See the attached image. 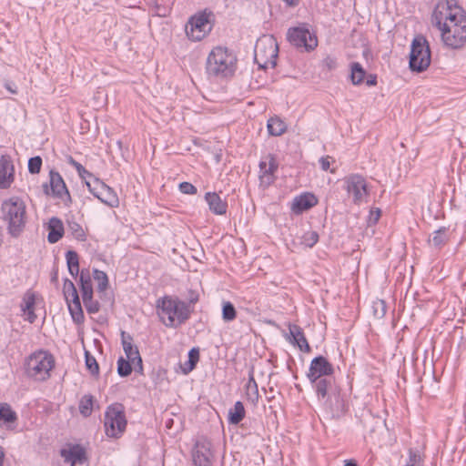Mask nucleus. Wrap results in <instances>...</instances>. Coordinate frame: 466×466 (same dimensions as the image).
<instances>
[{
	"label": "nucleus",
	"mask_w": 466,
	"mask_h": 466,
	"mask_svg": "<svg viewBox=\"0 0 466 466\" xmlns=\"http://www.w3.org/2000/svg\"><path fill=\"white\" fill-rule=\"evenodd\" d=\"M366 76V71L359 62L350 65V80L353 85H360Z\"/></svg>",
	"instance_id": "nucleus-32"
},
{
	"label": "nucleus",
	"mask_w": 466,
	"mask_h": 466,
	"mask_svg": "<svg viewBox=\"0 0 466 466\" xmlns=\"http://www.w3.org/2000/svg\"><path fill=\"white\" fill-rule=\"evenodd\" d=\"M134 366L129 360L120 357L117 360V373L120 377H127L131 374Z\"/></svg>",
	"instance_id": "nucleus-37"
},
{
	"label": "nucleus",
	"mask_w": 466,
	"mask_h": 466,
	"mask_svg": "<svg viewBox=\"0 0 466 466\" xmlns=\"http://www.w3.org/2000/svg\"><path fill=\"white\" fill-rule=\"evenodd\" d=\"M346 190L352 196L353 202L360 204L368 197L367 183L363 177L351 175L345 179Z\"/></svg>",
	"instance_id": "nucleus-14"
},
{
	"label": "nucleus",
	"mask_w": 466,
	"mask_h": 466,
	"mask_svg": "<svg viewBox=\"0 0 466 466\" xmlns=\"http://www.w3.org/2000/svg\"><path fill=\"white\" fill-rule=\"evenodd\" d=\"M246 394H247L248 400L250 402H252L253 404H256L258 402L259 394H258V384L253 376V371L249 372L248 381L246 385Z\"/></svg>",
	"instance_id": "nucleus-28"
},
{
	"label": "nucleus",
	"mask_w": 466,
	"mask_h": 466,
	"mask_svg": "<svg viewBox=\"0 0 466 466\" xmlns=\"http://www.w3.org/2000/svg\"><path fill=\"white\" fill-rule=\"evenodd\" d=\"M333 373L332 364L323 356H318L311 360L307 377L314 381L320 378L333 377Z\"/></svg>",
	"instance_id": "nucleus-16"
},
{
	"label": "nucleus",
	"mask_w": 466,
	"mask_h": 466,
	"mask_svg": "<svg viewBox=\"0 0 466 466\" xmlns=\"http://www.w3.org/2000/svg\"><path fill=\"white\" fill-rule=\"evenodd\" d=\"M43 188H44V192L48 195L49 194V189H48V186L47 184H44L43 185Z\"/></svg>",
	"instance_id": "nucleus-57"
},
{
	"label": "nucleus",
	"mask_w": 466,
	"mask_h": 466,
	"mask_svg": "<svg viewBox=\"0 0 466 466\" xmlns=\"http://www.w3.org/2000/svg\"><path fill=\"white\" fill-rule=\"evenodd\" d=\"M448 240V229L443 227L433 232V236L429 238V243L435 248H441Z\"/></svg>",
	"instance_id": "nucleus-27"
},
{
	"label": "nucleus",
	"mask_w": 466,
	"mask_h": 466,
	"mask_svg": "<svg viewBox=\"0 0 466 466\" xmlns=\"http://www.w3.org/2000/svg\"><path fill=\"white\" fill-rule=\"evenodd\" d=\"M60 456L70 466H76L77 463L82 464L86 461V451L79 444L71 445L67 449H61Z\"/></svg>",
	"instance_id": "nucleus-20"
},
{
	"label": "nucleus",
	"mask_w": 466,
	"mask_h": 466,
	"mask_svg": "<svg viewBox=\"0 0 466 466\" xmlns=\"http://www.w3.org/2000/svg\"><path fill=\"white\" fill-rule=\"evenodd\" d=\"M377 84V76L376 75H369L366 80V85L369 86H375Z\"/></svg>",
	"instance_id": "nucleus-51"
},
{
	"label": "nucleus",
	"mask_w": 466,
	"mask_h": 466,
	"mask_svg": "<svg viewBox=\"0 0 466 466\" xmlns=\"http://www.w3.org/2000/svg\"><path fill=\"white\" fill-rule=\"evenodd\" d=\"M287 129L286 124L279 117H271L268 121V130L272 136H281Z\"/></svg>",
	"instance_id": "nucleus-31"
},
{
	"label": "nucleus",
	"mask_w": 466,
	"mask_h": 466,
	"mask_svg": "<svg viewBox=\"0 0 466 466\" xmlns=\"http://www.w3.org/2000/svg\"><path fill=\"white\" fill-rule=\"evenodd\" d=\"M319 238L317 231L309 230L303 234L301 243L308 248H312L319 241Z\"/></svg>",
	"instance_id": "nucleus-42"
},
{
	"label": "nucleus",
	"mask_w": 466,
	"mask_h": 466,
	"mask_svg": "<svg viewBox=\"0 0 466 466\" xmlns=\"http://www.w3.org/2000/svg\"><path fill=\"white\" fill-rule=\"evenodd\" d=\"M93 277L97 281V291L104 292L108 286L107 275L102 270L94 269Z\"/></svg>",
	"instance_id": "nucleus-38"
},
{
	"label": "nucleus",
	"mask_w": 466,
	"mask_h": 466,
	"mask_svg": "<svg viewBox=\"0 0 466 466\" xmlns=\"http://www.w3.org/2000/svg\"><path fill=\"white\" fill-rule=\"evenodd\" d=\"M89 191L104 204L114 208L118 206V198L113 188L103 181L93 177V181H86Z\"/></svg>",
	"instance_id": "nucleus-11"
},
{
	"label": "nucleus",
	"mask_w": 466,
	"mask_h": 466,
	"mask_svg": "<svg viewBox=\"0 0 466 466\" xmlns=\"http://www.w3.org/2000/svg\"><path fill=\"white\" fill-rule=\"evenodd\" d=\"M318 200L313 194L305 193L299 197H296L292 202L291 210L295 214H300L303 211H306L315 205H317Z\"/></svg>",
	"instance_id": "nucleus-22"
},
{
	"label": "nucleus",
	"mask_w": 466,
	"mask_h": 466,
	"mask_svg": "<svg viewBox=\"0 0 466 466\" xmlns=\"http://www.w3.org/2000/svg\"><path fill=\"white\" fill-rule=\"evenodd\" d=\"M94 398L90 394L84 395L79 401V411L84 417H89L93 410Z\"/></svg>",
	"instance_id": "nucleus-35"
},
{
	"label": "nucleus",
	"mask_w": 466,
	"mask_h": 466,
	"mask_svg": "<svg viewBox=\"0 0 466 466\" xmlns=\"http://www.w3.org/2000/svg\"><path fill=\"white\" fill-rule=\"evenodd\" d=\"M380 217V210L379 208H376L375 210H370V216H369V222L370 223H377L379 218Z\"/></svg>",
	"instance_id": "nucleus-50"
},
{
	"label": "nucleus",
	"mask_w": 466,
	"mask_h": 466,
	"mask_svg": "<svg viewBox=\"0 0 466 466\" xmlns=\"http://www.w3.org/2000/svg\"><path fill=\"white\" fill-rule=\"evenodd\" d=\"M56 278H57V277H56V274H55V275L53 276L52 279H53V280H56Z\"/></svg>",
	"instance_id": "nucleus-60"
},
{
	"label": "nucleus",
	"mask_w": 466,
	"mask_h": 466,
	"mask_svg": "<svg viewBox=\"0 0 466 466\" xmlns=\"http://www.w3.org/2000/svg\"><path fill=\"white\" fill-rule=\"evenodd\" d=\"M17 420L16 413L7 403L0 404V426L14 423Z\"/></svg>",
	"instance_id": "nucleus-29"
},
{
	"label": "nucleus",
	"mask_w": 466,
	"mask_h": 466,
	"mask_svg": "<svg viewBox=\"0 0 466 466\" xmlns=\"http://www.w3.org/2000/svg\"><path fill=\"white\" fill-rule=\"evenodd\" d=\"M179 190L183 194L194 195L197 193V187L189 182H182L179 184Z\"/></svg>",
	"instance_id": "nucleus-47"
},
{
	"label": "nucleus",
	"mask_w": 466,
	"mask_h": 466,
	"mask_svg": "<svg viewBox=\"0 0 466 466\" xmlns=\"http://www.w3.org/2000/svg\"><path fill=\"white\" fill-rule=\"evenodd\" d=\"M14 165L7 155L0 157V188H7L14 180Z\"/></svg>",
	"instance_id": "nucleus-21"
},
{
	"label": "nucleus",
	"mask_w": 466,
	"mask_h": 466,
	"mask_svg": "<svg viewBox=\"0 0 466 466\" xmlns=\"http://www.w3.org/2000/svg\"><path fill=\"white\" fill-rule=\"evenodd\" d=\"M245 414L246 411L243 403L241 401H237L233 408L228 410L229 424H238L244 419Z\"/></svg>",
	"instance_id": "nucleus-26"
},
{
	"label": "nucleus",
	"mask_w": 466,
	"mask_h": 466,
	"mask_svg": "<svg viewBox=\"0 0 466 466\" xmlns=\"http://www.w3.org/2000/svg\"><path fill=\"white\" fill-rule=\"evenodd\" d=\"M209 210L215 215H225L228 209V203L223 200L220 196L216 192H208L205 195Z\"/></svg>",
	"instance_id": "nucleus-23"
},
{
	"label": "nucleus",
	"mask_w": 466,
	"mask_h": 466,
	"mask_svg": "<svg viewBox=\"0 0 466 466\" xmlns=\"http://www.w3.org/2000/svg\"><path fill=\"white\" fill-rule=\"evenodd\" d=\"M288 39L291 45L297 47H304L307 51L313 50L318 46L316 35L304 26L289 29Z\"/></svg>",
	"instance_id": "nucleus-13"
},
{
	"label": "nucleus",
	"mask_w": 466,
	"mask_h": 466,
	"mask_svg": "<svg viewBox=\"0 0 466 466\" xmlns=\"http://www.w3.org/2000/svg\"><path fill=\"white\" fill-rule=\"evenodd\" d=\"M67 228L76 239L79 241H85L86 239V233L79 223L76 221H67Z\"/></svg>",
	"instance_id": "nucleus-36"
},
{
	"label": "nucleus",
	"mask_w": 466,
	"mask_h": 466,
	"mask_svg": "<svg viewBox=\"0 0 466 466\" xmlns=\"http://www.w3.org/2000/svg\"><path fill=\"white\" fill-rule=\"evenodd\" d=\"M157 314L163 324L177 328L190 317L189 306L177 299L166 296L157 301Z\"/></svg>",
	"instance_id": "nucleus-4"
},
{
	"label": "nucleus",
	"mask_w": 466,
	"mask_h": 466,
	"mask_svg": "<svg viewBox=\"0 0 466 466\" xmlns=\"http://www.w3.org/2000/svg\"><path fill=\"white\" fill-rule=\"evenodd\" d=\"M375 305L377 307H380L381 312H380V317H383L385 315V312H386L384 301L380 300L379 302H376Z\"/></svg>",
	"instance_id": "nucleus-53"
},
{
	"label": "nucleus",
	"mask_w": 466,
	"mask_h": 466,
	"mask_svg": "<svg viewBox=\"0 0 466 466\" xmlns=\"http://www.w3.org/2000/svg\"><path fill=\"white\" fill-rule=\"evenodd\" d=\"M69 163L76 169L78 175L86 179V177H93V175L88 172L80 163L76 161L72 157H69Z\"/></svg>",
	"instance_id": "nucleus-45"
},
{
	"label": "nucleus",
	"mask_w": 466,
	"mask_h": 466,
	"mask_svg": "<svg viewBox=\"0 0 466 466\" xmlns=\"http://www.w3.org/2000/svg\"><path fill=\"white\" fill-rule=\"evenodd\" d=\"M422 458L419 451L410 450L409 451V461L405 466H421Z\"/></svg>",
	"instance_id": "nucleus-44"
},
{
	"label": "nucleus",
	"mask_w": 466,
	"mask_h": 466,
	"mask_svg": "<svg viewBox=\"0 0 466 466\" xmlns=\"http://www.w3.org/2000/svg\"><path fill=\"white\" fill-rule=\"evenodd\" d=\"M26 312H27L26 320H28L30 323L35 322V320L36 319V315L35 314L34 309L27 310Z\"/></svg>",
	"instance_id": "nucleus-52"
},
{
	"label": "nucleus",
	"mask_w": 466,
	"mask_h": 466,
	"mask_svg": "<svg viewBox=\"0 0 466 466\" xmlns=\"http://www.w3.org/2000/svg\"><path fill=\"white\" fill-rule=\"evenodd\" d=\"M8 90H10L12 93H15V90H13V87L6 86Z\"/></svg>",
	"instance_id": "nucleus-59"
},
{
	"label": "nucleus",
	"mask_w": 466,
	"mask_h": 466,
	"mask_svg": "<svg viewBox=\"0 0 466 466\" xmlns=\"http://www.w3.org/2000/svg\"><path fill=\"white\" fill-rule=\"evenodd\" d=\"M332 157L329 156L322 157L319 158V165L322 170L327 171L330 167Z\"/></svg>",
	"instance_id": "nucleus-49"
},
{
	"label": "nucleus",
	"mask_w": 466,
	"mask_h": 466,
	"mask_svg": "<svg viewBox=\"0 0 466 466\" xmlns=\"http://www.w3.org/2000/svg\"><path fill=\"white\" fill-rule=\"evenodd\" d=\"M199 360V351L198 349L193 348L188 352V360L187 361L186 365L187 368L184 370L185 373H187L191 371L198 363Z\"/></svg>",
	"instance_id": "nucleus-41"
},
{
	"label": "nucleus",
	"mask_w": 466,
	"mask_h": 466,
	"mask_svg": "<svg viewBox=\"0 0 466 466\" xmlns=\"http://www.w3.org/2000/svg\"><path fill=\"white\" fill-rule=\"evenodd\" d=\"M42 167V158L40 157H33L28 160V171L31 174H38Z\"/></svg>",
	"instance_id": "nucleus-43"
},
{
	"label": "nucleus",
	"mask_w": 466,
	"mask_h": 466,
	"mask_svg": "<svg viewBox=\"0 0 466 466\" xmlns=\"http://www.w3.org/2000/svg\"><path fill=\"white\" fill-rule=\"evenodd\" d=\"M8 90H10L12 93H15V90H13V87L6 86Z\"/></svg>",
	"instance_id": "nucleus-58"
},
{
	"label": "nucleus",
	"mask_w": 466,
	"mask_h": 466,
	"mask_svg": "<svg viewBox=\"0 0 466 466\" xmlns=\"http://www.w3.org/2000/svg\"><path fill=\"white\" fill-rule=\"evenodd\" d=\"M66 258L69 273L73 278H76L79 273V259L77 253L74 250H68L66 253Z\"/></svg>",
	"instance_id": "nucleus-30"
},
{
	"label": "nucleus",
	"mask_w": 466,
	"mask_h": 466,
	"mask_svg": "<svg viewBox=\"0 0 466 466\" xmlns=\"http://www.w3.org/2000/svg\"><path fill=\"white\" fill-rule=\"evenodd\" d=\"M69 312L72 319L76 323H81L84 320V313L81 307L80 299L67 302Z\"/></svg>",
	"instance_id": "nucleus-33"
},
{
	"label": "nucleus",
	"mask_w": 466,
	"mask_h": 466,
	"mask_svg": "<svg viewBox=\"0 0 466 466\" xmlns=\"http://www.w3.org/2000/svg\"><path fill=\"white\" fill-rule=\"evenodd\" d=\"M192 458L195 466H212L214 455L211 450V443L206 439L196 442Z\"/></svg>",
	"instance_id": "nucleus-15"
},
{
	"label": "nucleus",
	"mask_w": 466,
	"mask_h": 466,
	"mask_svg": "<svg viewBox=\"0 0 466 466\" xmlns=\"http://www.w3.org/2000/svg\"><path fill=\"white\" fill-rule=\"evenodd\" d=\"M210 14L199 13L192 16L186 25V34L193 41L202 40L212 29Z\"/></svg>",
	"instance_id": "nucleus-10"
},
{
	"label": "nucleus",
	"mask_w": 466,
	"mask_h": 466,
	"mask_svg": "<svg viewBox=\"0 0 466 466\" xmlns=\"http://www.w3.org/2000/svg\"><path fill=\"white\" fill-rule=\"evenodd\" d=\"M63 293L66 302H71L73 300L79 299L76 288L70 279H65L63 286Z\"/></svg>",
	"instance_id": "nucleus-34"
},
{
	"label": "nucleus",
	"mask_w": 466,
	"mask_h": 466,
	"mask_svg": "<svg viewBox=\"0 0 466 466\" xmlns=\"http://www.w3.org/2000/svg\"><path fill=\"white\" fill-rule=\"evenodd\" d=\"M289 329L290 342L297 345L301 351L309 352L310 347L305 338L302 329L298 325L289 324Z\"/></svg>",
	"instance_id": "nucleus-24"
},
{
	"label": "nucleus",
	"mask_w": 466,
	"mask_h": 466,
	"mask_svg": "<svg viewBox=\"0 0 466 466\" xmlns=\"http://www.w3.org/2000/svg\"><path fill=\"white\" fill-rule=\"evenodd\" d=\"M432 23L441 31L443 44L459 49L466 44V12L457 0L439 2L432 14Z\"/></svg>",
	"instance_id": "nucleus-1"
},
{
	"label": "nucleus",
	"mask_w": 466,
	"mask_h": 466,
	"mask_svg": "<svg viewBox=\"0 0 466 466\" xmlns=\"http://www.w3.org/2000/svg\"><path fill=\"white\" fill-rule=\"evenodd\" d=\"M49 177L50 187L53 196L61 198L66 204L70 203V194L60 174L58 172L51 170L49 173Z\"/></svg>",
	"instance_id": "nucleus-19"
},
{
	"label": "nucleus",
	"mask_w": 466,
	"mask_h": 466,
	"mask_svg": "<svg viewBox=\"0 0 466 466\" xmlns=\"http://www.w3.org/2000/svg\"><path fill=\"white\" fill-rule=\"evenodd\" d=\"M85 360H86V369L90 371V373L93 375V376H98L99 374V365L96 361V360L95 359L94 356H92L89 351L86 350L85 351Z\"/></svg>",
	"instance_id": "nucleus-40"
},
{
	"label": "nucleus",
	"mask_w": 466,
	"mask_h": 466,
	"mask_svg": "<svg viewBox=\"0 0 466 466\" xmlns=\"http://www.w3.org/2000/svg\"><path fill=\"white\" fill-rule=\"evenodd\" d=\"M236 56L227 47L216 46L207 59V72L210 76L227 77L236 70Z\"/></svg>",
	"instance_id": "nucleus-5"
},
{
	"label": "nucleus",
	"mask_w": 466,
	"mask_h": 466,
	"mask_svg": "<svg viewBox=\"0 0 466 466\" xmlns=\"http://www.w3.org/2000/svg\"><path fill=\"white\" fill-rule=\"evenodd\" d=\"M345 466H358V464L354 460H347L345 461Z\"/></svg>",
	"instance_id": "nucleus-55"
},
{
	"label": "nucleus",
	"mask_w": 466,
	"mask_h": 466,
	"mask_svg": "<svg viewBox=\"0 0 466 466\" xmlns=\"http://www.w3.org/2000/svg\"><path fill=\"white\" fill-rule=\"evenodd\" d=\"M323 65L325 67H327L329 70H334L337 67V60L334 57L327 56L323 60Z\"/></svg>",
	"instance_id": "nucleus-48"
},
{
	"label": "nucleus",
	"mask_w": 466,
	"mask_h": 466,
	"mask_svg": "<svg viewBox=\"0 0 466 466\" xmlns=\"http://www.w3.org/2000/svg\"><path fill=\"white\" fill-rule=\"evenodd\" d=\"M48 236L47 240L49 243H56L64 234V226L62 221L57 218H52L48 224Z\"/></svg>",
	"instance_id": "nucleus-25"
},
{
	"label": "nucleus",
	"mask_w": 466,
	"mask_h": 466,
	"mask_svg": "<svg viewBox=\"0 0 466 466\" xmlns=\"http://www.w3.org/2000/svg\"><path fill=\"white\" fill-rule=\"evenodd\" d=\"M279 46L273 35L259 37L254 48V60L259 68L274 67L277 65Z\"/></svg>",
	"instance_id": "nucleus-7"
},
{
	"label": "nucleus",
	"mask_w": 466,
	"mask_h": 466,
	"mask_svg": "<svg viewBox=\"0 0 466 466\" xmlns=\"http://www.w3.org/2000/svg\"><path fill=\"white\" fill-rule=\"evenodd\" d=\"M314 384L318 400L322 402L331 418H339L344 413V401L337 389L334 377H325L310 381Z\"/></svg>",
	"instance_id": "nucleus-3"
},
{
	"label": "nucleus",
	"mask_w": 466,
	"mask_h": 466,
	"mask_svg": "<svg viewBox=\"0 0 466 466\" xmlns=\"http://www.w3.org/2000/svg\"><path fill=\"white\" fill-rule=\"evenodd\" d=\"M410 68L411 71L423 72L431 64V50L426 38L416 35L412 40L410 53Z\"/></svg>",
	"instance_id": "nucleus-8"
},
{
	"label": "nucleus",
	"mask_w": 466,
	"mask_h": 466,
	"mask_svg": "<svg viewBox=\"0 0 466 466\" xmlns=\"http://www.w3.org/2000/svg\"><path fill=\"white\" fill-rule=\"evenodd\" d=\"M121 341L124 352L126 354L127 360H129L133 366L135 371L138 373H142L143 371V361L142 358L139 354V350L136 345L133 344V338L131 335L127 333L126 331L121 332Z\"/></svg>",
	"instance_id": "nucleus-17"
},
{
	"label": "nucleus",
	"mask_w": 466,
	"mask_h": 466,
	"mask_svg": "<svg viewBox=\"0 0 466 466\" xmlns=\"http://www.w3.org/2000/svg\"><path fill=\"white\" fill-rule=\"evenodd\" d=\"M55 367V359L46 350L33 352L25 360V374L37 381H45L51 376V370Z\"/></svg>",
	"instance_id": "nucleus-6"
},
{
	"label": "nucleus",
	"mask_w": 466,
	"mask_h": 466,
	"mask_svg": "<svg viewBox=\"0 0 466 466\" xmlns=\"http://www.w3.org/2000/svg\"><path fill=\"white\" fill-rule=\"evenodd\" d=\"M79 281L82 299L86 311L91 314L97 313L100 309V304L98 301L93 299L92 281L87 269L81 270Z\"/></svg>",
	"instance_id": "nucleus-12"
},
{
	"label": "nucleus",
	"mask_w": 466,
	"mask_h": 466,
	"mask_svg": "<svg viewBox=\"0 0 466 466\" xmlns=\"http://www.w3.org/2000/svg\"><path fill=\"white\" fill-rule=\"evenodd\" d=\"M4 458H5V451H4V449L0 446V466H3Z\"/></svg>",
	"instance_id": "nucleus-54"
},
{
	"label": "nucleus",
	"mask_w": 466,
	"mask_h": 466,
	"mask_svg": "<svg viewBox=\"0 0 466 466\" xmlns=\"http://www.w3.org/2000/svg\"><path fill=\"white\" fill-rule=\"evenodd\" d=\"M237 317V311L234 305L229 301H224L222 305V319L224 321H232Z\"/></svg>",
	"instance_id": "nucleus-39"
},
{
	"label": "nucleus",
	"mask_w": 466,
	"mask_h": 466,
	"mask_svg": "<svg viewBox=\"0 0 466 466\" xmlns=\"http://www.w3.org/2000/svg\"><path fill=\"white\" fill-rule=\"evenodd\" d=\"M2 219L6 224L7 233L15 238L24 232L27 223L26 206L23 199L12 197L3 201Z\"/></svg>",
	"instance_id": "nucleus-2"
},
{
	"label": "nucleus",
	"mask_w": 466,
	"mask_h": 466,
	"mask_svg": "<svg viewBox=\"0 0 466 466\" xmlns=\"http://www.w3.org/2000/svg\"><path fill=\"white\" fill-rule=\"evenodd\" d=\"M278 163L272 155L266 157L264 160L259 163V179L261 184L266 186L271 185L275 180V172L278 169Z\"/></svg>",
	"instance_id": "nucleus-18"
},
{
	"label": "nucleus",
	"mask_w": 466,
	"mask_h": 466,
	"mask_svg": "<svg viewBox=\"0 0 466 466\" xmlns=\"http://www.w3.org/2000/svg\"><path fill=\"white\" fill-rule=\"evenodd\" d=\"M104 424L108 437L119 438L123 434L127 427V420L122 404L115 403L107 407Z\"/></svg>",
	"instance_id": "nucleus-9"
},
{
	"label": "nucleus",
	"mask_w": 466,
	"mask_h": 466,
	"mask_svg": "<svg viewBox=\"0 0 466 466\" xmlns=\"http://www.w3.org/2000/svg\"><path fill=\"white\" fill-rule=\"evenodd\" d=\"M198 300V296H197V295H196V296H193V295H192V296L190 297V299H189L190 303H196Z\"/></svg>",
	"instance_id": "nucleus-56"
},
{
	"label": "nucleus",
	"mask_w": 466,
	"mask_h": 466,
	"mask_svg": "<svg viewBox=\"0 0 466 466\" xmlns=\"http://www.w3.org/2000/svg\"><path fill=\"white\" fill-rule=\"evenodd\" d=\"M35 296L33 294L27 295L24 298V303L21 305L22 310L25 313L27 310L34 309Z\"/></svg>",
	"instance_id": "nucleus-46"
}]
</instances>
